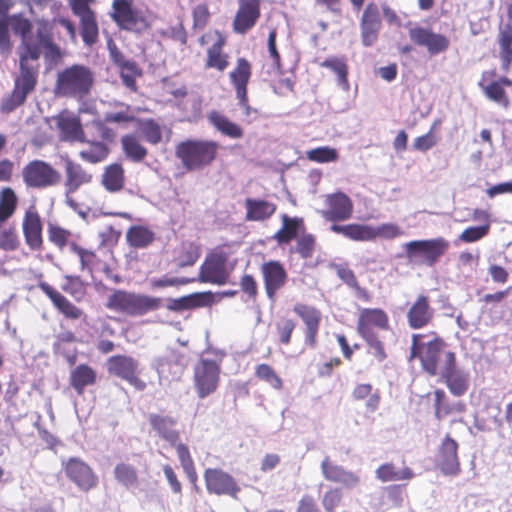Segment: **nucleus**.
<instances>
[{"label": "nucleus", "instance_id": "10", "mask_svg": "<svg viewBox=\"0 0 512 512\" xmlns=\"http://www.w3.org/2000/svg\"><path fill=\"white\" fill-rule=\"evenodd\" d=\"M221 381V360L201 357L193 366V385L199 399L214 394Z\"/></svg>", "mask_w": 512, "mask_h": 512}, {"label": "nucleus", "instance_id": "4", "mask_svg": "<svg viewBox=\"0 0 512 512\" xmlns=\"http://www.w3.org/2000/svg\"><path fill=\"white\" fill-rule=\"evenodd\" d=\"M219 148L220 144L214 140L188 139L176 145L175 156L187 171H197L217 159Z\"/></svg>", "mask_w": 512, "mask_h": 512}, {"label": "nucleus", "instance_id": "61", "mask_svg": "<svg viewBox=\"0 0 512 512\" xmlns=\"http://www.w3.org/2000/svg\"><path fill=\"white\" fill-rule=\"evenodd\" d=\"M160 35L163 38L170 39L175 42H179L185 46L188 42V33L182 22H178L175 25H170L160 31Z\"/></svg>", "mask_w": 512, "mask_h": 512}, {"label": "nucleus", "instance_id": "2", "mask_svg": "<svg viewBox=\"0 0 512 512\" xmlns=\"http://www.w3.org/2000/svg\"><path fill=\"white\" fill-rule=\"evenodd\" d=\"M446 342L435 331L411 336L408 360H419L421 368L430 376H439L454 396H462L469 387V377L457 366L455 352L445 350Z\"/></svg>", "mask_w": 512, "mask_h": 512}, {"label": "nucleus", "instance_id": "54", "mask_svg": "<svg viewBox=\"0 0 512 512\" xmlns=\"http://www.w3.org/2000/svg\"><path fill=\"white\" fill-rule=\"evenodd\" d=\"M321 504L325 512H347L339 511L343 506V492L340 487H330L321 498Z\"/></svg>", "mask_w": 512, "mask_h": 512}, {"label": "nucleus", "instance_id": "24", "mask_svg": "<svg viewBox=\"0 0 512 512\" xmlns=\"http://www.w3.org/2000/svg\"><path fill=\"white\" fill-rule=\"evenodd\" d=\"M408 34L415 45L425 47L430 55L443 53L450 46V41L445 35L435 33L429 28L415 26L408 30Z\"/></svg>", "mask_w": 512, "mask_h": 512}, {"label": "nucleus", "instance_id": "64", "mask_svg": "<svg viewBox=\"0 0 512 512\" xmlns=\"http://www.w3.org/2000/svg\"><path fill=\"white\" fill-rule=\"evenodd\" d=\"M210 12L207 4L201 3L196 5L192 10V18L193 24L192 28L194 30H202L204 29L210 20Z\"/></svg>", "mask_w": 512, "mask_h": 512}, {"label": "nucleus", "instance_id": "57", "mask_svg": "<svg viewBox=\"0 0 512 512\" xmlns=\"http://www.w3.org/2000/svg\"><path fill=\"white\" fill-rule=\"evenodd\" d=\"M255 376L259 380L268 383L275 390H281L283 388V381L281 377L269 364L262 363L257 365L255 367Z\"/></svg>", "mask_w": 512, "mask_h": 512}, {"label": "nucleus", "instance_id": "34", "mask_svg": "<svg viewBox=\"0 0 512 512\" xmlns=\"http://www.w3.org/2000/svg\"><path fill=\"white\" fill-rule=\"evenodd\" d=\"M281 221V228L273 236V239L278 245L289 244L292 240L297 238L299 232L302 233L305 230L304 220L301 217H289L283 214Z\"/></svg>", "mask_w": 512, "mask_h": 512}, {"label": "nucleus", "instance_id": "53", "mask_svg": "<svg viewBox=\"0 0 512 512\" xmlns=\"http://www.w3.org/2000/svg\"><path fill=\"white\" fill-rule=\"evenodd\" d=\"M61 288L77 301H81L87 293V283L76 275H65Z\"/></svg>", "mask_w": 512, "mask_h": 512}, {"label": "nucleus", "instance_id": "43", "mask_svg": "<svg viewBox=\"0 0 512 512\" xmlns=\"http://www.w3.org/2000/svg\"><path fill=\"white\" fill-rule=\"evenodd\" d=\"M498 44L499 56L504 70H508L512 63V23L507 22L499 26Z\"/></svg>", "mask_w": 512, "mask_h": 512}, {"label": "nucleus", "instance_id": "37", "mask_svg": "<svg viewBox=\"0 0 512 512\" xmlns=\"http://www.w3.org/2000/svg\"><path fill=\"white\" fill-rule=\"evenodd\" d=\"M80 20V34L87 46L94 45L99 38V27L96 14L93 10L74 12Z\"/></svg>", "mask_w": 512, "mask_h": 512}, {"label": "nucleus", "instance_id": "46", "mask_svg": "<svg viewBox=\"0 0 512 512\" xmlns=\"http://www.w3.org/2000/svg\"><path fill=\"white\" fill-rule=\"evenodd\" d=\"M126 240L130 247L143 249L153 243L155 234L145 226L134 225L127 230Z\"/></svg>", "mask_w": 512, "mask_h": 512}, {"label": "nucleus", "instance_id": "6", "mask_svg": "<svg viewBox=\"0 0 512 512\" xmlns=\"http://www.w3.org/2000/svg\"><path fill=\"white\" fill-rule=\"evenodd\" d=\"M94 83L92 71L83 65H72L58 72L55 94L60 97L82 99L89 94Z\"/></svg>", "mask_w": 512, "mask_h": 512}, {"label": "nucleus", "instance_id": "56", "mask_svg": "<svg viewBox=\"0 0 512 512\" xmlns=\"http://www.w3.org/2000/svg\"><path fill=\"white\" fill-rule=\"evenodd\" d=\"M296 328V322L289 317H280L275 322V333L278 342L282 345H289L291 343L292 334Z\"/></svg>", "mask_w": 512, "mask_h": 512}, {"label": "nucleus", "instance_id": "23", "mask_svg": "<svg viewBox=\"0 0 512 512\" xmlns=\"http://www.w3.org/2000/svg\"><path fill=\"white\" fill-rule=\"evenodd\" d=\"M458 443L447 433L437 449V467L444 475L457 476L461 471Z\"/></svg>", "mask_w": 512, "mask_h": 512}, {"label": "nucleus", "instance_id": "16", "mask_svg": "<svg viewBox=\"0 0 512 512\" xmlns=\"http://www.w3.org/2000/svg\"><path fill=\"white\" fill-rule=\"evenodd\" d=\"M251 76V62L244 57L237 58L234 68L229 73V80L234 87L239 106L244 110L246 116H249L252 112L248 99V84Z\"/></svg>", "mask_w": 512, "mask_h": 512}, {"label": "nucleus", "instance_id": "28", "mask_svg": "<svg viewBox=\"0 0 512 512\" xmlns=\"http://www.w3.org/2000/svg\"><path fill=\"white\" fill-rule=\"evenodd\" d=\"M326 209L321 215L328 221H346L352 217L354 205L352 200L343 192L328 194L325 197Z\"/></svg>", "mask_w": 512, "mask_h": 512}, {"label": "nucleus", "instance_id": "18", "mask_svg": "<svg viewBox=\"0 0 512 512\" xmlns=\"http://www.w3.org/2000/svg\"><path fill=\"white\" fill-rule=\"evenodd\" d=\"M261 0H238V7L232 20V31L245 35L261 18Z\"/></svg>", "mask_w": 512, "mask_h": 512}, {"label": "nucleus", "instance_id": "47", "mask_svg": "<svg viewBox=\"0 0 512 512\" xmlns=\"http://www.w3.org/2000/svg\"><path fill=\"white\" fill-rule=\"evenodd\" d=\"M121 146L125 156L133 162L143 161L148 154L147 148L131 133L121 137Z\"/></svg>", "mask_w": 512, "mask_h": 512}, {"label": "nucleus", "instance_id": "42", "mask_svg": "<svg viewBox=\"0 0 512 512\" xmlns=\"http://www.w3.org/2000/svg\"><path fill=\"white\" fill-rule=\"evenodd\" d=\"M434 415L439 421L452 413H464L466 411V404L462 401L455 403H448L446 401V393L442 389H436L434 391Z\"/></svg>", "mask_w": 512, "mask_h": 512}, {"label": "nucleus", "instance_id": "55", "mask_svg": "<svg viewBox=\"0 0 512 512\" xmlns=\"http://www.w3.org/2000/svg\"><path fill=\"white\" fill-rule=\"evenodd\" d=\"M372 390L373 387L369 383L358 384L352 391V397L357 401L368 398L366 405L371 411H374L379 406L380 396L378 392L372 393Z\"/></svg>", "mask_w": 512, "mask_h": 512}, {"label": "nucleus", "instance_id": "38", "mask_svg": "<svg viewBox=\"0 0 512 512\" xmlns=\"http://www.w3.org/2000/svg\"><path fill=\"white\" fill-rule=\"evenodd\" d=\"M375 476L379 481L386 483L409 481L415 476V474L408 466L398 469L393 462H385L375 470Z\"/></svg>", "mask_w": 512, "mask_h": 512}, {"label": "nucleus", "instance_id": "1", "mask_svg": "<svg viewBox=\"0 0 512 512\" xmlns=\"http://www.w3.org/2000/svg\"><path fill=\"white\" fill-rule=\"evenodd\" d=\"M12 30L21 37L19 52V72L14 78L12 91L0 103V111L9 114L22 106L27 96L32 93L38 82L39 58L41 49L45 50L46 57H60V48L53 42L52 26L50 22L41 20L37 22L36 37L29 35L32 23L22 16L12 18Z\"/></svg>", "mask_w": 512, "mask_h": 512}, {"label": "nucleus", "instance_id": "11", "mask_svg": "<svg viewBox=\"0 0 512 512\" xmlns=\"http://www.w3.org/2000/svg\"><path fill=\"white\" fill-rule=\"evenodd\" d=\"M22 179L27 188L45 189L58 185L61 174L50 163L33 160L23 167Z\"/></svg>", "mask_w": 512, "mask_h": 512}, {"label": "nucleus", "instance_id": "25", "mask_svg": "<svg viewBox=\"0 0 512 512\" xmlns=\"http://www.w3.org/2000/svg\"><path fill=\"white\" fill-rule=\"evenodd\" d=\"M360 36L363 46L370 47L374 45L379 37L382 28L380 11L376 3L369 2L360 18Z\"/></svg>", "mask_w": 512, "mask_h": 512}, {"label": "nucleus", "instance_id": "22", "mask_svg": "<svg viewBox=\"0 0 512 512\" xmlns=\"http://www.w3.org/2000/svg\"><path fill=\"white\" fill-rule=\"evenodd\" d=\"M390 329L389 316L381 308H361L359 309L356 331L360 337L377 335L374 329Z\"/></svg>", "mask_w": 512, "mask_h": 512}, {"label": "nucleus", "instance_id": "39", "mask_svg": "<svg viewBox=\"0 0 512 512\" xmlns=\"http://www.w3.org/2000/svg\"><path fill=\"white\" fill-rule=\"evenodd\" d=\"M207 118L210 124L224 136L240 139L244 135L243 129L237 123L232 122L217 110L211 111Z\"/></svg>", "mask_w": 512, "mask_h": 512}, {"label": "nucleus", "instance_id": "58", "mask_svg": "<svg viewBox=\"0 0 512 512\" xmlns=\"http://www.w3.org/2000/svg\"><path fill=\"white\" fill-rule=\"evenodd\" d=\"M316 249V238L310 233L304 231L296 238L294 251L303 259L313 257Z\"/></svg>", "mask_w": 512, "mask_h": 512}, {"label": "nucleus", "instance_id": "15", "mask_svg": "<svg viewBox=\"0 0 512 512\" xmlns=\"http://www.w3.org/2000/svg\"><path fill=\"white\" fill-rule=\"evenodd\" d=\"M449 242L443 237L428 240H414L405 244L408 258H421L428 266H433L448 251Z\"/></svg>", "mask_w": 512, "mask_h": 512}, {"label": "nucleus", "instance_id": "40", "mask_svg": "<svg viewBox=\"0 0 512 512\" xmlns=\"http://www.w3.org/2000/svg\"><path fill=\"white\" fill-rule=\"evenodd\" d=\"M101 184L110 193L121 191L125 186V170L120 163H112L104 168Z\"/></svg>", "mask_w": 512, "mask_h": 512}, {"label": "nucleus", "instance_id": "59", "mask_svg": "<svg viewBox=\"0 0 512 512\" xmlns=\"http://www.w3.org/2000/svg\"><path fill=\"white\" fill-rule=\"evenodd\" d=\"M20 246V239L16 227L0 228V249L6 252L15 251Z\"/></svg>", "mask_w": 512, "mask_h": 512}, {"label": "nucleus", "instance_id": "21", "mask_svg": "<svg viewBox=\"0 0 512 512\" xmlns=\"http://www.w3.org/2000/svg\"><path fill=\"white\" fill-rule=\"evenodd\" d=\"M260 272L267 298L275 301L278 292L288 282V273L284 265L278 260H269L261 265Z\"/></svg>", "mask_w": 512, "mask_h": 512}, {"label": "nucleus", "instance_id": "29", "mask_svg": "<svg viewBox=\"0 0 512 512\" xmlns=\"http://www.w3.org/2000/svg\"><path fill=\"white\" fill-rule=\"evenodd\" d=\"M321 473L329 482L341 484L346 489H354L360 484V476L353 471L346 470L343 466L325 457L320 465Z\"/></svg>", "mask_w": 512, "mask_h": 512}, {"label": "nucleus", "instance_id": "30", "mask_svg": "<svg viewBox=\"0 0 512 512\" xmlns=\"http://www.w3.org/2000/svg\"><path fill=\"white\" fill-rule=\"evenodd\" d=\"M136 125L142 138L151 145H158L164 140L170 141L171 128L161 125L153 118H138Z\"/></svg>", "mask_w": 512, "mask_h": 512}, {"label": "nucleus", "instance_id": "26", "mask_svg": "<svg viewBox=\"0 0 512 512\" xmlns=\"http://www.w3.org/2000/svg\"><path fill=\"white\" fill-rule=\"evenodd\" d=\"M22 231L26 245L32 251L43 249V225L40 214L35 205L29 206L23 217Z\"/></svg>", "mask_w": 512, "mask_h": 512}, {"label": "nucleus", "instance_id": "3", "mask_svg": "<svg viewBox=\"0 0 512 512\" xmlns=\"http://www.w3.org/2000/svg\"><path fill=\"white\" fill-rule=\"evenodd\" d=\"M149 424L155 434L175 448L180 465L189 482L198 491V473L188 445L180 442V432L176 429L177 420L169 415L151 413Z\"/></svg>", "mask_w": 512, "mask_h": 512}, {"label": "nucleus", "instance_id": "32", "mask_svg": "<svg viewBox=\"0 0 512 512\" xmlns=\"http://www.w3.org/2000/svg\"><path fill=\"white\" fill-rule=\"evenodd\" d=\"M38 287L48 298L52 301L53 305L66 317L72 320L79 319L83 312L80 308L69 301L54 287L49 285L47 282H40Z\"/></svg>", "mask_w": 512, "mask_h": 512}, {"label": "nucleus", "instance_id": "14", "mask_svg": "<svg viewBox=\"0 0 512 512\" xmlns=\"http://www.w3.org/2000/svg\"><path fill=\"white\" fill-rule=\"evenodd\" d=\"M67 479L80 491L89 492L99 484V478L93 468L79 457H70L62 461Z\"/></svg>", "mask_w": 512, "mask_h": 512}, {"label": "nucleus", "instance_id": "27", "mask_svg": "<svg viewBox=\"0 0 512 512\" xmlns=\"http://www.w3.org/2000/svg\"><path fill=\"white\" fill-rule=\"evenodd\" d=\"M434 314L435 310L431 306L430 297L421 293L409 305L406 320L411 329H422L433 321Z\"/></svg>", "mask_w": 512, "mask_h": 512}, {"label": "nucleus", "instance_id": "51", "mask_svg": "<svg viewBox=\"0 0 512 512\" xmlns=\"http://www.w3.org/2000/svg\"><path fill=\"white\" fill-rule=\"evenodd\" d=\"M176 261L179 267L192 266L200 258V247L191 242H182L176 251Z\"/></svg>", "mask_w": 512, "mask_h": 512}, {"label": "nucleus", "instance_id": "36", "mask_svg": "<svg viewBox=\"0 0 512 512\" xmlns=\"http://www.w3.org/2000/svg\"><path fill=\"white\" fill-rule=\"evenodd\" d=\"M244 204L246 221H265L277 210L275 203L264 199L246 198Z\"/></svg>", "mask_w": 512, "mask_h": 512}, {"label": "nucleus", "instance_id": "44", "mask_svg": "<svg viewBox=\"0 0 512 512\" xmlns=\"http://www.w3.org/2000/svg\"><path fill=\"white\" fill-rule=\"evenodd\" d=\"M110 106L117 109V111L105 113L104 121L106 123L130 124L137 122L138 118L135 116L131 105L122 101H114L110 103Z\"/></svg>", "mask_w": 512, "mask_h": 512}, {"label": "nucleus", "instance_id": "60", "mask_svg": "<svg viewBox=\"0 0 512 512\" xmlns=\"http://www.w3.org/2000/svg\"><path fill=\"white\" fill-rule=\"evenodd\" d=\"M306 157L313 162L328 163L338 159V152L335 148L322 146L307 151Z\"/></svg>", "mask_w": 512, "mask_h": 512}, {"label": "nucleus", "instance_id": "5", "mask_svg": "<svg viewBox=\"0 0 512 512\" xmlns=\"http://www.w3.org/2000/svg\"><path fill=\"white\" fill-rule=\"evenodd\" d=\"M162 299L139 294L123 289H115L107 297L105 307L113 312L125 316H143L148 312L159 309Z\"/></svg>", "mask_w": 512, "mask_h": 512}, {"label": "nucleus", "instance_id": "52", "mask_svg": "<svg viewBox=\"0 0 512 512\" xmlns=\"http://www.w3.org/2000/svg\"><path fill=\"white\" fill-rule=\"evenodd\" d=\"M18 198L10 187L3 188L0 196V223L7 221L16 211Z\"/></svg>", "mask_w": 512, "mask_h": 512}, {"label": "nucleus", "instance_id": "48", "mask_svg": "<svg viewBox=\"0 0 512 512\" xmlns=\"http://www.w3.org/2000/svg\"><path fill=\"white\" fill-rule=\"evenodd\" d=\"M83 143L88 144V147L82 149L79 152V156L88 163L96 164L102 162L109 155V147L102 141L91 140L87 137V141Z\"/></svg>", "mask_w": 512, "mask_h": 512}, {"label": "nucleus", "instance_id": "45", "mask_svg": "<svg viewBox=\"0 0 512 512\" xmlns=\"http://www.w3.org/2000/svg\"><path fill=\"white\" fill-rule=\"evenodd\" d=\"M115 480L127 489L136 488L140 484L138 471L135 466L126 462H119L113 470Z\"/></svg>", "mask_w": 512, "mask_h": 512}, {"label": "nucleus", "instance_id": "49", "mask_svg": "<svg viewBox=\"0 0 512 512\" xmlns=\"http://www.w3.org/2000/svg\"><path fill=\"white\" fill-rule=\"evenodd\" d=\"M321 67L328 68L337 76V83L343 89H349V67L345 57H328L320 63Z\"/></svg>", "mask_w": 512, "mask_h": 512}, {"label": "nucleus", "instance_id": "9", "mask_svg": "<svg viewBox=\"0 0 512 512\" xmlns=\"http://www.w3.org/2000/svg\"><path fill=\"white\" fill-rule=\"evenodd\" d=\"M198 43L202 47H207L205 51L204 69L215 70L223 73L230 65V56L225 51L227 37L219 30H213L203 33L198 38Z\"/></svg>", "mask_w": 512, "mask_h": 512}, {"label": "nucleus", "instance_id": "17", "mask_svg": "<svg viewBox=\"0 0 512 512\" xmlns=\"http://www.w3.org/2000/svg\"><path fill=\"white\" fill-rule=\"evenodd\" d=\"M203 476L209 494L226 495L233 499L238 498L241 488L237 480L228 472L220 468H207Z\"/></svg>", "mask_w": 512, "mask_h": 512}, {"label": "nucleus", "instance_id": "8", "mask_svg": "<svg viewBox=\"0 0 512 512\" xmlns=\"http://www.w3.org/2000/svg\"><path fill=\"white\" fill-rule=\"evenodd\" d=\"M110 18L120 30L142 35L151 29V21L133 6V0H113Z\"/></svg>", "mask_w": 512, "mask_h": 512}, {"label": "nucleus", "instance_id": "19", "mask_svg": "<svg viewBox=\"0 0 512 512\" xmlns=\"http://www.w3.org/2000/svg\"><path fill=\"white\" fill-rule=\"evenodd\" d=\"M109 374L115 375L133 386L138 391L146 388V383L138 377V363L132 357L114 355L107 360Z\"/></svg>", "mask_w": 512, "mask_h": 512}, {"label": "nucleus", "instance_id": "35", "mask_svg": "<svg viewBox=\"0 0 512 512\" xmlns=\"http://www.w3.org/2000/svg\"><path fill=\"white\" fill-rule=\"evenodd\" d=\"M96 381L97 373L88 364H79L70 372L69 384L79 396L84 394L86 387L94 385Z\"/></svg>", "mask_w": 512, "mask_h": 512}, {"label": "nucleus", "instance_id": "12", "mask_svg": "<svg viewBox=\"0 0 512 512\" xmlns=\"http://www.w3.org/2000/svg\"><path fill=\"white\" fill-rule=\"evenodd\" d=\"M478 86L488 100L504 109L510 106L509 91H512V80L508 77L499 76L495 69L487 70L482 73Z\"/></svg>", "mask_w": 512, "mask_h": 512}, {"label": "nucleus", "instance_id": "31", "mask_svg": "<svg viewBox=\"0 0 512 512\" xmlns=\"http://www.w3.org/2000/svg\"><path fill=\"white\" fill-rule=\"evenodd\" d=\"M214 302L215 297L212 292H198L180 298L170 299L167 304V309L180 312L200 307H210Z\"/></svg>", "mask_w": 512, "mask_h": 512}, {"label": "nucleus", "instance_id": "41", "mask_svg": "<svg viewBox=\"0 0 512 512\" xmlns=\"http://www.w3.org/2000/svg\"><path fill=\"white\" fill-rule=\"evenodd\" d=\"M57 127L61 131L62 138L67 141H87L80 120L74 116H61L57 119Z\"/></svg>", "mask_w": 512, "mask_h": 512}, {"label": "nucleus", "instance_id": "20", "mask_svg": "<svg viewBox=\"0 0 512 512\" xmlns=\"http://www.w3.org/2000/svg\"><path fill=\"white\" fill-rule=\"evenodd\" d=\"M293 311L304 324L305 345L310 349L316 348L322 321L321 311L315 306L305 303H296L293 307Z\"/></svg>", "mask_w": 512, "mask_h": 512}, {"label": "nucleus", "instance_id": "63", "mask_svg": "<svg viewBox=\"0 0 512 512\" xmlns=\"http://www.w3.org/2000/svg\"><path fill=\"white\" fill-rule=\"evenodd\" d=\"M71 251L79 257L80 269L82 271L92 270L97 259L95 252L85 249L77 243H71Z\"/></svg>", "mask_w": 512, "mask_h": 512}, {"label": "nucleus", "instance_id": "62", "mask_svg": "<svg viewBox=\"0 0 512 512\" xmlns=\"http://www.w3.org/2000/svg\"><path fill=\"white\" fill-rule=\"evenodd\" d=\"M361 338L365 341V343L368 347V354H371L372 356H374V358L378 362H383L387 359L388 355L385 350V345L380 340L378 334L361 337Z\"/></svg>", "mask_w": 512, "mask_h": 512}, {"label": "nucleus", "instance_id": "13", "mask_svg": "<svg viewBox=\"0 0 512 512\" xmlns=\"http://www.w3.org/2000/svg\"><path fill=\"white\" fill-rule=\"evenodd\" d=\"M229 255L222 248H216L206 255V258L199 269L198 281L224 285L229 278L227 261Z\"/></svg>", "mask_w": 512, "mask_h": 512}, {"label": "nucleus", "instance_id": "7", "mask_svg": "<svg viewBox=\"0 0 512 512\" xmlns=\"http://www.w3.org/2000/svg\"><path fill=\"white\" fill-rule=\"evenodd\" d=\"M330 230L356 242L375 241L377 238L391 240L404 234L401 227L395 223H383L378 226L360 223L346 225L334 223L331 225Z\"/></svg>", "mask_w": 512, "mask_h": 512}, {"label": "nucleus", "instance_id": "33", "mask_svg": "<svg viewBox=\"0 0 512 512\" xmlns=\"http://www.w3.org/2000/svg\"><path fill=\"white\" fill-rule=\"evenodd\" d=\"M92 175L82 165L70 159L65 161V189L67 194L75 193L81 186L89 184Z\"/></svg>", "mask_w": 512, "mask_h": 512}, {"label": "nucleus", "instance_id": "50", "mask_svg": "<svg viewBox=\"0 0 512 512\" xmlns=\"http://www.w3.org/2000/svg\"><path fill=\"white\" fill-rule=\"evenodd\" d=\"M72 236L73 234L70 230L57 223L49 222L47 225L48 240L60 251H63L66 247L71 249V243H75L72 241Z\"/></svg>", "mask_w": 512, "mask_h": 512}]
</instances>
